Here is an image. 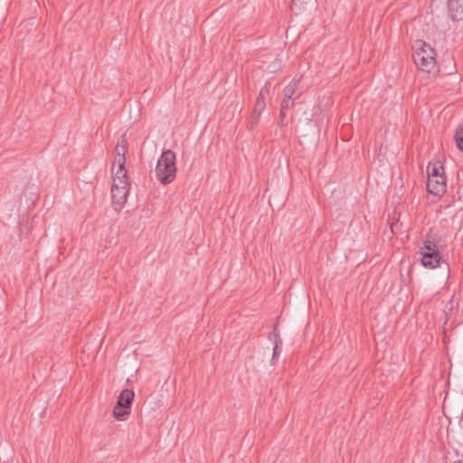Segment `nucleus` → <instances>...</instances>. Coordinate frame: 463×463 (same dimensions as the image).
Listing matches in <instances>:
<instances>
[{
	"mask_svg": "<svg viewBox=\"0 0 463 463\" xmlns=\"http://www.w3.org/2000/svg\"><path fill=\"white\" fill-rule=\"evenodd\" d=\"M262 111L263 110H259L256 108L253 109V110L250 114V117L249 123H248V128L250 129H253L257 126Z\"/></svg>",
	"mask_w": 463,
	"mask_h": 463,
	"instance_id": "obj_14",
	"label": "nucleus"
},
{
	"mask_svg": "<svg viewBox=\"0 0 463 463\" xmlns=\"http://www.w3.org/2000/svg\"><path fill=\"white\" fill-rule=\"evenodd\" d=\"M135 393L132 390L125 389L119 395L116 406L130 408Z\"/></svg>",
	"mask_w": 463,
	"mask_h": 463,
	"instance_id": "obj_9",
	"label": "nucleus"
},
{
	"mask_svg": "<svg viewBox=\"0 0 463 463\" xmlns=\"http://www.w3.org/2000/svg\"><path fill=\"white\" fill-rule=\"evenodd\" d=\"M302 76L295 77L284 89V97L296 100L302 95L301 91L298 92V86L300 83Z\"/></svg>",
	"mask_w": 463,
	"mask_h": 463,
	"instance_id": "obj_7",
	"label": "nucleus"
},
{
	"mask_svg": "<svg viewBox=\"0 0 463 463\" xmlns=\"http://www.w3.org/2000/svg\"><path fill=\"white\" fill-rule=\"evenodd\" d=\"M393 226H394V223H392V226H391V229H392V232H393Z\"/></svg>",
	"mask_w": 463,
	"mask_h": 463,
	"instance_id": "obj_23",
	"label": "nucleus"
},
{
	"mask_svg": "<svg viewBox=\"0 0 463 463\" xmlns=\"http://www.w3.org/2000/svg\"><path fill=\"white\" fill-rule=\"evenodd\" d=\"M117 185V187H123V189H128L130 184L128 183V179H113V184Z\"/></svg>",
	"mask_w": 463,
	"mask_h": 463,
	"instance_id": "obj_18",
	"label": "nucleus"
},
{
	"mask_svg": "<svg viewBox=\"0 0 463 463\" xmlns=\"http://www.w3.org/2000/svg\"><path fill=\"white\" fill-rule=\"evenodd\" d=\"M447 190L446 176L440 178L428 179L427 191L436 196L441 197Z\"/></svg>",
	"mask_w": 463,
	"mask_h": 463,
	"instance_id": "obj_4",
	"label": "nucleus"
},
{
	"mask_svg": "<svg viewBox=\"0 0 463 463\" xmlns=\"http://www.w3.org/2000/svg\"><path fill=\"white\" fill-rule=\"evenodd\" d=\"M129 190L123 189V187L111 186L112 203L115 210L120 211L127 202Z\"/></svg>",
	"mask_w": 463,
	"mask_h": 463,
	"instance_id": "obj_5",
	"label": "nucleus"
},
{
	"mask_svg": "<svg viewBox=\"0 0 463 463\" xmlns=\"http://www.w3.org/2000/svg\"><path fill=\"white\" fill-rule=\"evenodd\" d=\"M128 150V142L127 134L124 133L120 136V137L118 139L117 145L114 149L115 154V160L114 165H123L126 164V154Z\"/></svg>",
	"mask_w": 463,
	"mask_h": 463,
	"instance_id": "obj_3",
	"label": "nucleus"
},
{
	"mask_svg": "<svg viewBox=\"0 0 463 463\" xmlns=\"http://www.w3.org/2000/svg\"><path fill=\"white\" fill-rule=\"evenodd\" d=\"M175 154L171 149L163 151L156 166V178L162 184H169L175 179Z\"/></svg>",
	"mask_w": 463,
	"mask_h": 463,
	"instance_id": "obj_1",
	"label": "nucleus"
},
{
	"mask_svg": "<svg viewBox=\"0 0 463 463\" xmlns=\"http://www.w3.org/2000/svg\"><path fill=\"white\" fill-rule=\"evenodd\" d=\"M448 8L453 20L463 18V0H448Z\"/></svg>",
	"mask_w": 463,
	"mask_h": 463,
	"instance_id": "obj_8",
	"label": "nucleus"
},
{
	"mask_svg": "<svg viewBox=\"0 0 463 463\" xmlns=\"http://www.w3.org/2000/svg\"><path fill=\"white\" fill-rule=\"evenodd\" d=\"M130 408L115 406L113 415L118 420H124L130 414Z\"/></svg>",
	"mask_w": 463,
	"mask_h": 463,
	"instance_id": "obj_13",
	"label": "nucleus"
},
{
	"mask_svg": "<svg viewBox=\"0 0 463 463\" xmlns=\"http://www.w3.org/2000/svg\"><path fill=\"white\" fill-rule=\"evenodd\" d=\"M269 94V83H266L260 90L254 108L264 110L266 108V98Z\"/></svg>",
	"mask_w": 463,
	"mask_h": 463,
	"instance_id": "obj_10",
	"label": "nucleus"
},
{
	"mask_svg": "<svg viewBox=\"0 0 463 463\" xmlns=\"http://www.w3.org/2000/svg\"><path fill=\"white\" fill-rule=\"evenodd\" d=\"M421 263L426 268H436L440 262V254L439 251L421 252Z\"/></svg>",
	"mask_w": 463,
	"mask_h": 463,
	"instance_id": "obj_6",
	"label": "nucleus"
},
{
	"mask_svg": "<svg viewBox=\"0 0 463 463\" xmlns=\"http://www.w3.org/2000/svg\"><path fill=\"white\" fill-rule=\"evenodd\" d=\"M424 251H439L431 232L427 234L426 240L423 242V247L420 248V253Z\"/></svg>",
	"mask_w": 463,
	"mask_h": 463,
	"instance_id": "obj_12",
	"label": "nucleus"
},
{
	"mask_svg": "<svg viewBox=\"0 0 463 463\" xmlns=\"http://www.w3.org/2000/svg\"><path fill=\"white\" fill-rule=\"evenodd\" d=\"M118 169L117 170L116 174L113 176V179H128L127 176V170H126V164L118 165Z\"/></svg>",
	"mask_w": 463,
	"mask_h": 463,
	"instance_id": "obj_16",
	"label": "nucleus"
},
{
	"mask_svg": "<svg viewBox=\"0 0 463 463\" xmlns=\"http://www.w3.org/2000/svg\"><path fill=\"white\" fill-rule=\"evenodd\" d=\"M279 116H280L281 119L283 120L286 116V110H282V109L280 108Z\"/></svg>",
	"mask_w": 463,
	"mask_h": 463,
	"instance_id": "obj_21",
	"label": "nucleus"
},
{
	"mask_svg": "<svg viewBox=\"0 0 463 463\" xmlns=\"http://www.w3.org/2000/svg\"><path fill=\"white\" fill-rule=\"evenodd\" d=\"M292 5L300 10L304 4H307L309 0H291Z\"/></svg>",
	"mask_w": 463,
	"mask_h": 463,
	"instance_id": "obj_20",
	"label": "nucleus"
},
{
	"mask_svg": "<svg viewBox=\"0 0 463 463\" xmlns=\"http://www.w3.org/2000/svg\"><path fill=\"white\" fill-rule=\"evenodd\" d=\"M274 337H275V345H274V348H273V359L279 355L280 354V350H279V344L281 343L280 339H279V335H277L276 333L274 334Z\"/></svg>",
	"mask_w": 463,
	"mask_h": 463,
	"instance_id": "obj_19",
	"label": "nucleus"
},
{
	"mask_svg": "<svg viewBox=\"0 0 463 463\" xmlns=\"http://www.w3.org/2000/svg\"><path fill=\"white\" fill-rule=\"evenodd\" d=\"M413 61L419 70L430 73L436 67L435 50L424 43L414 52Z\"/></svg>",
	"mask_w": 463,
	"mask_h": 463,
	"instance_id": "obj_2",
	"label": "nucleus"
},
{
	"mask_svg": "<svg viewBox=\"0 0 463 463\" xmlns=\"http://www.w3.org/2000/svg\"><path fill=\"white\" fill-rule=\"evenodd\" d=\"M454 463H463V458L462 459H458V461H456Z\"/></svg>",
	"mask_w": 463,
	"mask_h": 463,
	"instance_id": "obj_22",
	"label": "nucleus"
},
{
	"mask_svg": "<svg viewBox=\"0 0 463 463\" xmlns=\"http://www.w3.org/2000/svg\"><path fill=\"white\" fill-rule=\"evenodd\" d=\"M454 137L457 147L463 152V126L456 130Z\"/></svg>",
	"mask_w": 463,
	"mask_h": 463,
	"instance_id": "obj_15",
	"label": "nucleus"
},
{
	"mask_svg": "<svg viewBox=\"0 0 463 463\" xmlns=\"http://www.w3.org/2000/svg\"><path fill=\"white\" fill-rule=\"evenodd\" d=\"M428 179L440 178L445 175L444 167L438 164H430L427 167Z\"/></svg>",
	"mask_w": 463,
	"mask_h": 463,
	"instance_id": "obj_11",
	"label": "nucleus"
},
{
	"mask_svg": "<svg viewBox=\"0 0 463 463\" xmlns=\"http://www.w3.org/2000/svg\"><path fill=\"white\" fill-rule=\"evenodd\" d=\"M294 105H295V100H293L292 99L284 97L281 101L280 107H281L282 110H288V109H292L294 107Z\"/></svg>",
	"mask_w": 463,
	"mask_h": 463,
	"instance_id": "obj_17",
	"label": "nucleus"
}]
</instances>
